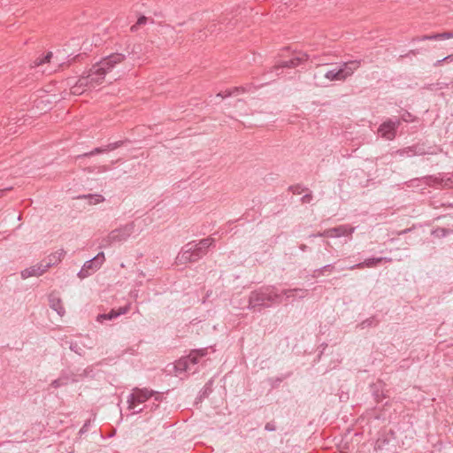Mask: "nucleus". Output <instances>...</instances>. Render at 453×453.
Masks as SVG:
<instances>
[{
  "instance_id": "f257e3e1",
  "label": "nucleus",
  "mask_w": 453,
  "mask_h": 453,
  "mask_svg": "<svg viewBox=\"0 0 453 453\" xmlns=\"http://www.w3.org/2000/svg\"><path fill=\"white\" fill-rule=\"evenodd\" d=\"M125 58V55L114 53L93 65L87 72L86 75L81 76L77 82L72 86L71 93L79 96L88 89L96 88L104 82L105 75L111 72L117 64L123 62Z\"/></svg>"
},
{
  "instance_id": "f03ea898",
  "label": "nucleus",
  "mask_w": 453,
  "mask_h": 453,
  "mask_svg": "<svg viewBox=\"0 0 453 453\" xmlns=\"http://www.w3.org/2000/svg\"><path fill=\"white\" fill-rule=\"evenodd\" d=\"M281 303V295L274 286L261 287L250 293L248 309L260 312L263 309L270 308Z\"/></svg>"
},
{
  "instance_id": "7ed1b4c3",
  "label": "nucleus",
  "mask_w": 453,
  "mask_h": 453,
  "mask_svg": "<svg viewBox=\"0 0 453 453\" xmlns=\"http://www.w3.org/2000/svg\"><path fill=\"white\" fill-rule=\"evenodd\" d=\"M361 60H350L341 63L339 65L326 71L324 73L318 72L314 74V79L320 83H324L322 78L327 81H344L347 78L353 75V73L360 67Z\"/></svg>"
},
{
  "instance_id": "20e7f679",
  "label": "nucleus",
  "mask_w": 453,
  "mask_h": 453,
  "mask_svg": "<svg viewBox=\"0 0 453 453\" xmlns=\"http://www.w3.org/2000/svg\"><path fill=\"white\" fill-rule=\"evenodd\" d=\"M214 242L215 240L212 237H207L198 242H188L177 256L178 262L186 264L198 261L206 255L208 249L213 245Z\"/></svg>"
},
{
  "instance_id": "39448f33",
  "label": "nucleus",
  "mask_w": 453,
  "mask_h": 453,
  "mask_svg": "<svg viewBox=\"0 0 453 453\" xmlns=\"http://www.w3.org/2000/svg\"><path fill=\"white\" fill-rule=\"evenodd\" d=\"M153 397L154 402L151 410L157 408L158 403L162 401V395L159 392L149 389L147 388H134L132 393L127 396L128 410L132 411L134 414L140 413L142 409L136 410L138 404L145 403L150 398Z\"/></svg>"
},
{
  "instance_id": "423d86ee",
  "label": "nucleus",
  "mask_w": 453,
  "mask_h": 453,
  "mask_svg": "<svg viewBox=\"0 0 453 453\" xmlns=\"http://www.w3.org/2000/svg\"><path fill=\"white\" fill-rule=\"evenodd\" d=\"M207 354V349H199L193 350L188 356L181 357L173 365L175 375L180 376L182 372H195L196 369H193L199 362V358Z\"/></svg>"
},
{
  "instance_id": "0eeeda50",
  "label": "nucleus",
  "mask_w": 453,
  "mask_h": 453,
  "mask_svg": "<svg viewBox=\"0 0 453 453\" xmlns=\"http://www.w3.org/2000/svg\"><path fill=\"white\" fill-rule=\"evenodd\" d=\"M135 221H132L126 225L111 231L108 235L103 239V246H111L115 243H121L128 240V238L135 231Z\"/></svg>"
},
{
  "instance_id": "6e6552de",
  "label": "nucleus",
  "mask_w": 453,
  "mask_h": 453,
  "mask_svg": "<svg viewBox=\"0 0 453 453\" xmlns=\"http://www.w3.org/2000/svg\"><path fill=\"white\" fill-rule=\"evenodd\" d=\"M311 59L312 62H318V65H324L322 61L319 59V57L315 54H310L307 52H298L289 60L281 61L279 65H276L273 69L278 71L280 68H294L301 64L306 62Z\"/></svg>"
},
{
  "instance_id": "1a4fd4ad",
  "label": "nucleus",
  "mask_w": 453,
  "mask_h": 453,
  "mask_svg": "<svg viewBox=\"0 0 453 453\" xmlns=\"http://www.w3.org/2000/svg\"><path fill=\"white\" fill-rule=\"evenodd\" d=\"M105 260L104 253L99 252L96 257L92 259L85 262L80 272L78 273V277L80 279H84L88 277L93 273L96 272L103 265Z\"/></svg>"
},
{
  "instance_id": "9d476101",
  "label": "nucleus",
  "mask_w": 453,
  "mask_h": 453,
  "mask_svg": "<svg viewBox=\"0 0 453 453\" xmlns=\"http://www.w3.org/2000/svg\"><path fill=\"white\" fill-rule=\"evenodd\" d=\"M355 229V227L349 225H341L336 227L326 229L322 233H319L317 235L330 238L349 236L354 233Z\"/></svg>"
},
{
  "instance_id": "9b49d317",
  "label": "nucleus",
  "mask_w": 453,
  "mask_h": 453,
  "mask_svg": "<svg viewBox=\"0 0 453 453\" xmlns=\"http://www.w3.org/2000/svg\"><path fill=\"white\" fill-rule=\"evenodd\" d=\"M52 58V52H48L46 56L43 58H39L35 60L32 67L34 68H41L39 70L42 73L50 74L58 70L60 67L61 64L57 63L54 67L50 66V59Z\"/></svg>"
},
{
  "instance_id": "f8f14e48",
  "label": "nucleus",
  "mask_w": 453,
  "mask_h": 453,
  "mask_svg": "<svg viewBox=\"0 0 453 453\" xmlns=\"http://www.w3.org/2000/svg\"><path fill=\"white\" fill-rule=\"evenodd\" d=\"M399 126L398 120H391L382 123L379 127V134L387 140H393L395 136L396 128Z\"/></svg>"
},
{
  "instance_id": "ddd939ff",
  "label": "nucleus",
  "mask_w": 453,
  "mask_h": 453,
  "mask_svg": "<svg viewBox=\"0 0 453 453\" xmlns=\"http://www.w3.org/2000/svg\"><path fill=\"white\" fill-rule=\"evenodd\" d=\"M47 268L42 261L35 265L27 267L20 272V277L26 280L29 277H39L47 272Z\"/></svg>"
},
{
  "instance_id": "4468645a",
  "label": "nucleus",
  "mask_w": 453,
  "mask_h": 453,
  "mask_svg": "<svg viewBox=\"0 0 453 453\" xmlns=\"http://www.w3.org/2000/svg\"><path fill=\"white\" fill-rule=\"evenodd\" d=\"M391 262L392 258L390 257H371L366 258L365 261L356 264L354 265L349 266L348 269L355 270V269H363L365 267L372 268L377 266L380 262Z\"/></svg>"
},
{
  "instance_id": "2eb2a0df",
  "label": "nucleus",
  "mask_w": 453,
  "mask_h": 453,
  "mask_svg": "<svg viewBox=\"0 0 453 453\" xmlns=\"http://www.w3.org/2000/svg\"><path fill=\"white\" fill-rule=\"evenodd\" d=\"M48 299L50 307L53 311H55L59 316H64L65 313V310L63 306V303L59 295L57 292H51L49 295Z\"/></svg>"
},
{
  "instance_id": "dca6fc26",
  "label": "nucleus",
  "mask_w": 453,
  "mask_h": 453,
  "mask_svg": "<svg viewBox=\"0 0 453 453\" xmlns=\"http://www.w3.org/2000/svg\"><path fill=\"white\" fill-rule=\"evenodd\" d=\"M281 295V300L283 299V296H285L286 299H292V301L296 299H303L308 295V290L305 288H290V289H283L281 292H280Z\"/></svg>"
},
{
  "instance_id": "f3484780",
  "label": "nucleus",
  "mask_w": 453,
  "mask_h": 453,
  "mask_svg": "<svg viewBox=\"0 0 453 453\" xmlns=\"http://www.w3.org/2000/svg\"><path fill=\"white\" fill-rule=\"evenodd\" d=\"M65 255V251L64 250H58L47 256L42 261L45 265L47 270H49L50 267L58 265L64 258Z\"/></svg>"
},
{
  "instance_id": "a211bd4d",
  "label": "nucleus",
  "mask_w": 453,
  "mask_h": 453,
  "mask_svg": "<svg viewBox=\"0 0 453 453\" xmlns=\"http://www.w3.org/2000/svg\"><path fill=\"white\" fill-rule=\"evenodd\" d=\"M129 311V306L120 307L118 311L111 310L109 313L99 314L96 317V321L104 322V320H111L113 319L118 318L120 315L127 313Z\"/></svg>"
},
{
  "instance_id": "6ab92c4d",
  "label": "nucleus",
  "mask_w": 453,
  "mask_h": 453,
  "mask_svg": "<svg viewBox=\"0 0 453 453\" xmlns=\"http://www.w3.org/2000/svg\"><path fill=\"white\" fill-rule=\"evenodd\" d=\"M408 187L419 186L420 183L427 186H434L439 183L438 179L434 176H426L423 178H416L410 180Z\"/></svg>"
},
{
  "instance_id": "aec40b11",
  "label": "nucleus",
  "mask_w": 453,
  "mask_h": 453,
  "mask_svg": "<svg viewBox=\"0 0 453 453\" xmlns=\"http://www.w3.org/2000/svg\"><path fill=\"white\" fill-rule=\"evenodd\" d=\"M250 88H251V85L235 87L231 90L218 93L217 96L221 97V98H226V97L231 96L232 95L238 94L240 92H242V93L249 92V91H250Z\"/></svg>"
},
{
  "instance_id": "412c9836",
  "label": "nucleus",
  "mask_w": 453,
  "mask_h": 453,
  "mask_svg": "<svg viewBox=\"0 0 453 453\" xmlns=\"http://www.w3.org/2000/svg\"><path fill=\"white\" fill-rule=\"evenodd\" d=\"M83 197L88 199L90 204H97L104 201V197L98 194H89Z\"/></svg>"
},
{
  "instance_id": "4be33fe9",
  "label": "nucleus",
  "mask_w": 453,
  "mask_h": 453,
  "mask_svg": "<svg viewBox=\"0 0 453 453\" xmlns=\"http://www.w3.org/2000/svg\"><path fill=\"white\" fill-rule=\"evenodd\" d=\"M104 152H108L107 146L96 148V149H94L93 150H91L89 152H86V153H84L82 155L78 156V157H91V156H94L96 154H100V153H104Z\"/></svg>"
},
{
  "instance_id": "5701e85b",
  "label": "nucleus",
  "mask_w": 453,
  "mask_h": 453,
  "mask_svg": "<svg viewBox=\"0 0 453 453\" xmlns=\"http://www.w3.org/2000/svg\"><path fill=\"white\" fill-rule=\"evenodd\" d=\"M68 383V378L67 377H60L57 380H54L51 383H50V387L54 388H60L62 386H65L67 385Z\"/></svg>"
},
{
  "instance_id": "b1692460",
  "label": "nucleus",
  "mask_w": 453,
  "mask_h": 453,
  "mask_svg": "<svg viewBox=\"0 0 453 453\" xmlns=\"http://www.w3.org/2000/svg\"><path fill=\"white\" fill-rule=\"evenodd\" d=\"M434 41V40H441V33L439 34H434V35H423L420 37H416L413 39V41L422 42V41Z\"/></svg>"
},
{
  "instance_id": "393cba45",
  "label": "nucleus",
  "mask_w": 453,
  "mask_h": 453,
  "mask_svg": "<svg viewBox=\"0 0 453 453\" xmlns=\"http://www.w3.org/2000/svg\"><path fill=\"white\" fill-rule=\"evenodd\" d=\"M70 349L78 354L79 356H82L84 354L83 346H81V344L77 342H71Z\"/></svg>"
},
{
  "instance_id": "a878e982",
  "label": "nucleus",
  "mask_w": 453,
  "mask_h": 453,
  "mask_svg": "<svg viewBox=\"0 0 453 453\" xmlns=\"http://www.w3.org/2000/svg\"><path fill=\"white\" fill-rule=\"evenodd\" d=\"M147 20H148V18H147V17H145V16H141V17L138 19L137 22H136L134 25H133V26L131 27V28H130V29H131V31H132V32H135V31H137L138 27H139L140 26H142V25L146 24Z\"/></svg>"
},
{
  "instance_id": "bb28decb",
  "label": "nucleus",
  "mask_w": 453,
  "mask_h": 453,
  "mask_svg": "<svg viewBox=\"0 0 453 453\" xmlns=\"http://www.w3.org/2000/svg\"><path fill=\"white\" fill-rule=\"evenodd\" d=\"M122 144H123L122 141H118L115 142L109 143L106 146H107L108 151H111V150H114L119 148Z\"/></svg>"
},
{
  "instance_id": "cd10ccee",
  "label": "nucleus",
  "mask_w": 453,
  "mask_h": 453,
  "mask_svg": "<svg viewBox=\"0 0 453 453\" xmlns=\"http://www.w3.org/2000/svg\"><path fill=\"white\" fill-rule=\"evenodd\" d=\"M334 267L333 265H326L322 266L319 269L315 270V273L317 272H326V271L332 272L334 270Z\"/></svg>"
},
{
  "instance_id": "c85d7f7f",
  "label": "nucleus",
  "mask_w": 453,
  "mask_h": 453,
  "mask_svg": "<svg viewBox=\"0 0 453 453\" xmlns=\"http://www.w3.org/2000/svg\"><path fill=\"white\" fill-rule=\"evenodd\" d=\"M372 323H373V319L370 318V319H367L364 320L359 326L362 328H365L367 326H372Z\"/></svg>"
},
{
  "instance_id": "c756f323",
  "label": "nucleus",
  "mask_w": 453,
  "mask_h": 453,
  "mask_svg": "<svg viewBox=\"0 0 453 453\" xmlns=\"http://www.w3.org/2000/svg\"><path fill=\"white\" fill-rule=\"evenodd\" d=\"M386 443V440H377L376 442H375V449H381L383 445Z\"/></svg>"
},
{
  "instance_id": "7c9ffc66",
  "label": "nucleus",
  "mask_w": 453,
  "mask_h": 453,
  "mask_svg": "<svg viewBox=\"0 0 453 453\" xmlns=\"http://www.w3.org/2000/svg\"><path fill=\"white\" fill-rule=\"evenodd\" d=\"M450 38H453V32L441 33V39L445 40V39H450Z\"/></svg>"
},
{
  "instance_id": "2f4dec72",
  "label": "nucleus",
  "mask_w": 453,
  "mask_h": 453,
  "mask_svg": "<svg viewBox=\"0 0 453 453\" xmlns=\"http://www.w3.org/2000/svg\"><path fill=\"white\" fill-rule=\"evenodd\" d=\"M89 424H90V420L86 421L85 424L82 426V427L80 429V434L86 433L88 429Z\"/></svg>"
},
{
  "instance_id": "473e14b6",
  "label": "nucleus",
  "mask_w": 453,
  "mask_h": 453,
  "mask_svg": "<svg viewBox=\"0 0 453 453\" xmlns=\"http://www.w3.org/2000/svg\"><path fill=\"white\" fill-rule=\"evenodd\" d=\"M97 168V173H105L110 170V168L107 165H100Z\"/></svg>"
},
{
  "instance_id": "72a5a7b5",
  "label": "nucleus",
  "mask_w": 453,
  "mask_h": 453,
  "mask_svg": "<svg viewBox=\"0 0 453 453\" xmlns=\"http://www.w3.org/2000/svg\"><path fill=\"white\" fill-rule=\"evenodd\" d=\"M265 430L267 431H274L275 430V426L273 423H266L265 426Z\"/></svg>"
},
{
  "instance_id": "f704fd0d",
  "label": "nucleus",
  "mask_w": 453,
  "mask_h": 453,
  "mask_svg": "<svg viewBox=\"0 0 453 453\" xmlns=\"http://www.w3.org/2000/svg\"><path fill=\"white\" fill-rule=\"evenodd\" d=\"M312 196L311 195L308 194V195H305L302 197V202L303 203H310L311 200Z\"/></svg>"
},
{
  "instance_id": "c9c22d12",
  "label": "nucleus",
  "mask_w": 453,
  "mask_h": 453,
  "mask_svg": "<svg viewBox=\"0 0 453 453\" xmlns=\"http://www.w3.org/2000/svg\"><path fill=\"white\" fill-rule=\"evenodd\" d=\"M443 60L453 62V53L449 55V56H447V57H445V58H443Z\"/></svg>"
},
{
  "instance_id": "e433bc0d",
  "label": "nucleus",
  "mask_w": 453,
  "mask_h": 453,
  "mask_svg": "<svg viewBox=\"0 0 453 453\" xmlns=\"http://www.w3.org/2000/svg\"><path fill=\"white\" fill-rule=\"evenodd\" d=\"M445 62V60L442 59H439L437 60L435 63H434V66H440L442 65V63Z\"/></svg>"
},
{
  "instance_id": "4c0bfd02",
  "label": "nucleus",
  "mask_w": 453,
  "mask_h": 453,
  "mask_svg": "<svg viewBox=\"0 0 453 453\" xmlns=\"http://www.w3.org/2000/svg\"><path fill=\"white\" fill-rule=\"evenodd\" d=\"M11 188H4V189H0V197L4 196V194L7 191V190H10Z\"/></svg>"
},
{
  "instance_id": "58836bf2",
  "label": "nucleus",
  "mask_w": 453,
  "mask_h": 453,
  "mask_svg": "<svg viewBox=\"0 0 453 453\" xmlns=\"http://www.w3.org/2000/svg\"><path fill=\"white\" fill-rule=\"evenodd\" d=\"M323 273H324V272H317L316 273H315V272H314V273H313V276H314V277H318V276H319V275H321V274H323Z\"/></svg>"
},
{
  "instance_id": "ea45409f",
  "label": "nucleus",
  "mask_w": 453,
  "mask_h": 453,
  "mask_svg": "<svg viewBox=\"0 0 453 453\" xmlns=\"http://www.w3.org/2000/svg\"><path fill=\"white\" fill-rule=\"evenodd\" d=\"M439 231L441 232V235H443V236L446 234V232H447V230H445L443 228L440 229Z\"/></svg>"
},
{
  "instance_id": "a19ab883",
  "label": "nucleus",
  "mask_w": 453,
  "mask_h": 453,
  "mask_svg": "<svg viewBox=\"0 0 453 453\" xmlns=\"http://www.w3.org/2000/svg\"><path fill=\"white\" fill-rule=\"evenodd\" d=\"M301 249H302L303 250H305L306 246H305V245H302V246H301Z\"/></svg>"
}]
</instances>
